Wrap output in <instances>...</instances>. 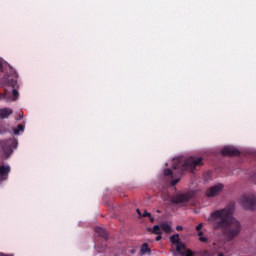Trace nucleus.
<instances>
[{
    "label": "nucleus",
    "mask_w": 256,
    "mask_h": 256,
    "mask_svg": "<svg viewBox=\"0 0 256 256\" xmlns=\"http://www.w3.org/2000/svg\"><path fill=\"white\" fill-rule=\"evenodd\" d=\"M208 222L214 231H221L227 241H233L241 233V223L233 218V207L211 212Z\"/></svg>",
    "instance_id": "1"
},
{
    "label": "nucleus",
    "mask_w": 256,
    "mask_h": 256,
    "mask_svg": "<svg viewBox=\"0 0 256 256\" xmlns=\"http://www.w3.org/2000/svg\"><path fill=\"white\" fill-rule=\"evenodd\" d=\"M203 165V158L195 156L189 157L186 160L183 158H177L173 160V169L179 171V173H183L184 171H195L197 167H202Z\"/></svg>",
    "instance_id": "2"
},
{
    "label": "nucleus",
    "mask_w": 256,
    "mask_h": 256,
    "mask_svg": "<svg viewBox=\"0 0 256 256\" xmlns=\"http://www.w3.org/2000/svg\"><path fill=\"white\" fill-rule=\"evenodd\" d=\"M19 142L15 138H9L7 140L0 141V147H2L7 159L13 154V149H16Z\"/></svg>",
    "instance_id": "3"
},
{
    "label": "nucleus",
    "mask_w": 256,
    "mask_h": 256,
    "mask_svg": "<svg viewBox=\"0 0 256 256\" xmlns=\"http://www.w3.org/2000/svg\"><path fill=\"white\" fill-rule=\"evenodd\" d=\"M193 197H195V192L190 191L177 194L176 196H173L170 201L173 205H181V203H189Z\"/></svg>",
    "instance_id": "4"
},
{
    "label": "nucleus",
    "mask_w": 256,
    "mask_h": 256,
    "mask_svg": "<svg viewBox=\"0 0 256 256\" xmlns=\"http://www.w3.org/2000/svg\"><path fill=\"white\" fill-rule=\"evenodd\" d=\"M241 204L245 209L253 211L256 208V197L255 195L246 194L241 198Z\"/></svg>",
    "instance_id": "5"
},
{
    "label": "nucleus",
    "mask_w": 256,
    "mask_h": 256,
    "mask_svg": "<svg viewBox=\"0 0 256 256\" xmlns=\"http://www.w3.org/2000/svg\"><path fill=\"white\" fill-rule=\"evenodd\" d=\"M221 155H223V157H237L241 155V152L233 146H225L221 150Z\"/></svg>",
    "instance_id": "6"
},
{
    "label": "nucleus",
    "mask_w": 256,
    "mask_h": 256,
    "mask_svg": "<svg viewBox=\"0 0 256 256\" xmlns=\"http://www.w3.org/2000/svg\"><path fill=\"white\" fill-rule=\"evenodd\" d=\"M170 242L172 245H176V253H181L185 251V244L180 241L179 234H174L170 237Z\"/></svg>",
    "instance_id": "7"
},
{
    "label": "nucleus",
    "mask_w": 256,
    "mask_h": 256,
    "mask_svg": "<svg viewBox=\"0 0 256 256\" xmlns=\"http://www.w3.org/2000/svg\"><path fill=\"white\" fill-rule=\"evenodd\" d=\"M223 191V185L222 184H216L206 190V197H217Z\"/></svg>",
    "instance_id": "8"
},
{
    "label": "nucleus",
    "mask_w": 256,
    "mask_h": 256,
    "mask_svg": "<svg viewBox=\"0 0 256 256\" xmlns=\"http://www.w3.org/2000/svg\"><path fill=\"white\" fill-rule=\"evenodd\" d=\"M9 173H11V167L1 165L0 166V181H7L9 178Z\"/></svg>",
    "instance_id": "9"
},
{
    "label": "nucleus",
    "mask_w": 256,
    "mask_h": 256,
    "mask_svg": "<svg viewBox=\"0 0 256 256\" xmlns=\"http://www.w3.org/2000/svg\"><path fill=\"white\" fill-rule=\"evenodd\" d=\"M95 234L98 235V237H102L104 241H107L109 239V233H107L106 229H103L101 227L95 228Z\"/></svg>",
    "instance_id": "10"
},
{
    "label": "nucleus",
    "mask_w": 256,
    "mask_h": 256,
    "mask_svg": "<svg viewBox=\"0 0 256 256\" xmlns=\"http://www.w3.org/2000/svg\"><path fill=\"white\" fill-rule=\"evenodd\" d=\"M10 115H13V109L0 108V119H9Z\"/></svg>",
    "instance_id": "11"
},
{
    "label": "nucleus",
    "mask_w": 256,
    "mask_h": 256,
    "mask_svg": "<svg viewBox=\"0 0 256 256\" xmlns=\"http://www.w3.org/2000/svg\"><path fill=\"white\" fill-rule=\"evenodd\" d=\"M160 228L162 229V231H164V233H172L173 232V228H171V225H169V223H167V222H162L160 224Z\"/></svg>",
    "instance_id": "12"
},
{
    "label": "nucleus",
    "mask_w": 256,
    "mask_h": 256,
    "mask_svg": "<svg viewBox=\"0 0 256 256\" xmlns=\"http://www.w3.org/2000/svg\"><path fill=\"white\" fill-rule=\"evenodd\" d=\"M141 255H147L151 253V248H149V244L144 243L140 248Z\"/></svg>",
    "instance_id": "13"
},
{
    "label": "nucleus",
    "mask_w": 256,
    "mask_h": 256,
    "mask_svg": "<svg viewBox=\"0 0 256 256\" xmlns=\"http://www.w3.org/2000/svg\"><path fill=\"white\" fill-rule=\"evenodd\" d=\"M152 231L154 235H163V232L161 231V226L159 225H154Z\"/></svg>",
    "instance_id": "14"
},
{
    "label": "nucleus",
    "mask_w": 256,
    "mask_h": 256,
    "mask_svg": "<svg viewBox=\"0 0 256 256\" xmlns=\"http://www.w3.org/2000/svg\"><path fill=\"white\" fill-rule=\"evenodd\" d=\"M179 255H182V256H193L195 255V253H193V251L191 250H180V252H178Z\"/></svg>",
    "instance_id": "15"
},
{
    "label": "nucleus",
    "mask_w": 256,
    "mask_h": 256,
    "mask_svg": "<svg viewBox=\"0 0 256 256\" xmlns=\"http://www.w3.org/2000/svg\"><path fill=\"white\" fill-rule=\"evenodd\" d=\"M25 130V126L23 124H19L16 129H14V135H19L21 131Z\"/></svg>",
    "instance_id": "16"
},
{
    "label": "nucleus",
    "mask_w": 256,
    "mask_h": 256,
    "mask_svg": "<svg viewBox=\"0 0 256 256\" xmlns=\"http://www.w3.org/2000/svg\"><path fill=\"white\" fill-rule=\"evenodd\" d=\"M12 95H13V101H17V99H19V91H17L16 89L12 90Z\"/></svg>",
    "instance_id": "17"
},
{
    "label": "nucleus",
    "mask_w": 256,
    "mask_h": 256,
    "mask_svg": "<svg viewBox=\"0 0 256 256\" xmlns=\"http://www.w3.org/2000/svg\"><path fill=\"white\" fill-rule=\"evenodd\" d=\"M164 175L166 177H173V171H171V169H165L164 170Z\"/></svg>",
    "instance_id": "18"
},
{
    "label": "nucleus",
    "mask_w": 256,
    "mask_h": 256,
    "mask_svg": "<svg viewBox=\"0 0 256 256\" xmlns=\"http://www.w3.org/2000/svg\"><path fill=\"white\" fill-rule=\"evenodd\" d=\"M142 217H151V213L147 212V210H144Z\"/></svg>",
    "instance_id": "19"
},
{
    "label": "nucleus",
    "mask_w": 256,
    "mask_h": 256,
    "mask_svg": "<svg viewBox=\"0 0 256 256\" xmlns=\"http://www.w3.org/2000/svg\"><path fill=\"white\" fill-rule=\"evenodd\" d=\"M177 183H179V178L172 180V182H171L172 187H175V185H177Z\"/></svg>",
    "instance_id": "20"
},
{
    "label": "nucleus",
    "mask_w": 256,
    "mask_h": 256,
    "mask_svg": "<svg viewBox=\"0 0 256 256\" xmlns=\"http://www.w3.org/2000/svg\"><path fill=\"white\" fill-rule=\"evenodd\" d=\"M201 229H203V223H200L196 226V231H201Z\"/></svg>",
    "instance_id": "21"
},
{
    "label": "nucleus",
    "mask_w": 256,
    "mask_h": 256,
    "mask_svg": "<svg viewBox=\"0 0 256 256\" xmlns=\"http://www.w3.org/2000/svg\"><path fill=\"white\" fill-rule=\"evenodd\" d=\"M199 241H200L201 243H207V238L201 236V237L199 238Z\"/></svg>",
    "instance_id": "22"
},
{
    "label": "nucleus",
    "mask_w": 256,
    "mask_h": 256,
    "mask_svg": "<svg viewBox=\"0 0 256 256\" xmlns=\"http://www.w3.org/2000/svg\"><path fill=\"white\" fill-rule=\"evenodd\" d=\"M148 217H149L150 223H155V218L151 214Z\"/></svg>",
    "instance_id": "23"
},
{
    "label": "nucleus",
    "mask_w": 256,
    "mask_h": 256,
    "mask_svg": "<svg viewBox=\"0 0 256 256\" xmlns=\"http://www.w3.org/2000/svg\"><path fill=\"white\" fill-rule=\"evenodd\" d=\"M136 213L139 217H143V213H141V210L140 209H137L136 210Z\"/></svg>",
    "instance_id": "24"
},
{
    "label": "nucleus",
    "mask_w": 256,
    "mask_h": 256,
    "mask_svg": "<svg viewBox=\"0 0 256 256\" xmlns=\"http://www.w3.org/2000/svg\"><path fill=\"white\" fill-rule=\"evenodd\" d=\"M202 256H213V255H211V254L209 253V251H204V252L202 253Z\"/></svg>",
    "instance_id": "25"
},
{
    "label": "nucleus",
    "mask_w": 256,
    "mask_h": 256,
    "mask_svg": "<svg viewBox=\"0 0 256 256\" xmlns=\"http://www.w3.org/2000/svg\"><path fill=\"white\" fill-rule=\"evenodd\" d=\"M161 239H163V237H162L161 234H160V235H158V236L156 237L155 241H161Z\"/></svg>",
    "instance_id": "26"
},
{
    "label": "nucleus",
    "mask_w": 256,
    "mask_h": 256,
    "mask_svg": "<svg viewBox=\"0 0 256 256\" xmlns=\"http://www.w3.org/2000/svg\"><path fill=\"white\" fill-rule=\"evenodd\" d=\"M0 256H14L13 254H5L3 252H0Z\"/></svg>",
    "instance_id": "27"
},
{
    "label": "nucleus",
    "mask_w": 256,
    "mask_h": 256,
    "mask_svg": "<svg viewBox=\"0 0 256 256\" xmlns=\"http://www.w3.org/2000/svg\"><path fill=\"white\" fill-rule=\"evenodd\" d=\"M176 231H183V226H177Z\"/></svg>",
    "instance_id": "28"
},
{
    "label": "nucleus",
    "mask_w": 256,
    "mask_h": 256,
    "mask_svg": "<svg viewBox=\"0 0 256 256\" xmlns=\"http://www.w3.org/2000/svg\"><path fill=\"white\" fill-rule=\"evenodd\" d=\"M198 237L199 238L203 237V231H198Z\"/></svg>",
    "instance_id": "29"
},
{
    "label": "nucleus",
    "mask_w": 256,
    "mask_h": 256,
    "mask_svg": "<svg viewBox=\"0 0 256 256\" xmlns=\"http://www.w3.org/2000/svg\"><path fill=\"white\" fill-rule=\"evenodd\" d=\"M3 71V64L0 62V73Z\"/></svg>",
    "instance_id": "30"
},
{
    "label": "nucleus",
    "mask_w": 256,
    "mask_h": 256,
    "mask_svg": "<svg viewBox=\"0 0 256 256\" xmlns=\"http://www.w3.org/2000/svg\"><path fill=\"white\" fill-rule=\"evenodd\" d=\"M5 96H3V94L0 93V99H4Z\"/></svg>",
    "instance_id": "31"
},
{
    "label": "nucleus",
    "mask_w": 256,
    "mask_h": 256,
    "mask_svg": "<svg viewBox=\"0 0 256 256\" xmlns=\"http://www.w3.org/2000/svg\"><path fill=\"white\" fill-rule=\"evenodd\" d=\"M218 256H225V254H223V253H219V254H218Z\"/></svg>",
    "instance_id": "32"
},
{
    "label": "nucleus",
    "mask_w": 256,
    "mask_h": 256,
    "mask_svg": "<svg viewBox=\"0 0 256 256\" xmlns=\"http://www.w3.org/2000/svg\"><path fill=\"white\" fill-rule=\"evenodd\" d=\"M157 213H161V210H157Z\"/></svg>",
    "instance_id": "33"
}]
</instances>
